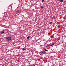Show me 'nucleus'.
I'll list each match as a JSON object with an SVG mask.
<instances>
[{
    "instance_id": "1",
    "label": "nucleus",
    "mask_w": 66,
    "mask_h": 66,
    "mask_svg": "<svg viewBox=\"0 0 66 66\" xmlns=\"http://www.w3.org/2000/svg\"><path fill=\"white\" fill-rule=\"evenodd\" d=\"M12 39V37L11 36H8L6 37V39L7 41H9V42H10L11 40V39Z\"/></svg>"
},
{
    "instance_id": "2",
    "label": "nucleus",
    "mask_w": 66,
    "mask_h": 66,
    "mask_svg": "<svg viewBox=\"0 0 66 66\" xmlns=\"http://www.w3.org/2000/svg\"><path fill=\"white\" fill-rule=\"evenodd\" d=\"M40 53L41 54H46V52L45 51H42L40 52Z\"/></svg>"
},
{
    "instance_id": "3",
    "label": "nucleus",
    "mask_w": 66,
    "mask_h": 66,
    "mask_svg": "<svg viewBox=\"0 0 66 66\" xmlns=\"http://www.w3.org/2000/svg\"><path fill=\"white\" fill-rule=\"evenodd\" d=\"M4 30H3V31H1V32L0 33L1 34H3V33H4Z\"/></svg>"
},
{
    "instance_id": "4",
    "label": "nucleus",
    "mask_w": 66,
    "mask_h": 66,
    "mask_svg": "<svg viewBox=\"0 0 66 66\" xmlns=\"http://www.w3.org/2000/svg\"><path fill=\"white\" fill-rule=\"evenodd\" d=\"M54 45V43H53V44H51L49 45V46L50 47V46H53Z\"/></svg>"
},
{
    "instance_id": "5",
    "label": "nucleus",
    "mask_w": 66,
    "mask_h": 66,
    "mask_svg": "<svg viewBox=\"0 0 66 66\" xmlns=\"http://www.w3.org/2000/svg\"><path fill=\"white\" fill-rule=\"evenodd\" d=\"M20 12V11L18 10L16 11V13L17 14H18V13H19Z\"/></svg>"
},
{
    "instance_id": "6",
    "label": "nucleus",
    "mask_w": 66,
    "mask_h": 66,
    "mask_svg": "<svg viewBox=\"0 0 66 66\" xmlns=\"http://www.w3.org/2000/svg\"><path fill=\"white\" fill-rule=\"evenodd\" d=\"M59 1H60V2H63L64 1L63 0H59Z\"/></svg>"
},
{
    "instance_id": "7",
    "label": "nucleus",
    "mask_w": 66,
    "mask_h": 66,
    "mask_svg": "<svg viewBox=\"0 0 66 66\" xmlns=\"http://www.w3.org/2000/svg\"><path fill=\"white\" fill-rule=\"evenodd\" d=\"M53 36H54V35H52L50 37H51V38H52L53 37Z\"/></svg>"
},
{
    "instance_id": "8",
    "label": "nucleus",
    "mask_w": 66,
    "mask_h": 66,
    "mask_svg": "<svg viewBox=\"0 0 66 66\" xmlns=\"http://www.w3.org/2000/svg\"><path fill=\"white\" fill-rule=\"evenodd\" d=\"M52 22H51L50 23H49V24H52Z\"/></svg>"
},
{
    "instance_id": "9",
    "label": "nucleus",
    "mask_w": 66,
    "mask_h": 66,
    "mask_svg": "<svg viewBox=\"0 0 66 66\" xmlns=\"http://www.w3.org/2000/svg\"><path fill=\"white\" fill-rule=\"evenodd\" d=\"M22 49H23V50H24V51L26 50V49L25 48H23Z\"/></svg>"
},
{
    "instance_id": "10",
    "label": "nucleus",
    "mask_w": 66,
    "mask_h": 66,
    "mask_svg": "<svg viewBox=\"0 0 66 66\" xmlns=\"http://www.w3.org/2000/svg\"><path fill=\"white\" fill-rule=\"evenodd\" d=\"M30 36H28L27 37V38L28 39H29V38H30Z\"/></svg>"
},
{
    "instance_id": "11",
    "label": "nucleus",
    "mask_w": 66,
    "mask_h": 66,
    "mask_svg": "<svg viewBox=\"0 0 66 66\" xmlns=\"http://www.w3.org/2000/svg\"><path fill=\"white\" fill-rule=\"evenodd\" d=\"M43 8H44V7L43 6H42L41 7V9H43Z\"/></svg>"
},
{
    "instance_id": "12",
    "label": "nucleus",
    "mask_w": 66,
    "mask_h": 66,
    "mask_svg": "<svg viewBox=\"0 0 66 66\" xmlns=\"http://www.w3.org/2000/svg\"><path fill=\"white\" fill-rule=\"evenodd\" d=\"M45 51H46V52L48 51V50H45Z\"/></svg>"
},
{
    "instance_id": "13",
    "label": "nucleus",
    "mask_w": 66,
    "mask_h": 66,
    "mask_svg": "<svg viewBox=\"0 0 66 66\" xmlns=\"http://www.w3.org/2000/svg\"><path fill=\"white\" fill-rule=\"evenodd\" d=\"M35 65L34 64H32L31 65V66H35Z\"/></svg>"
},
{
    "instance_id": "14",
    "label": "nucleus",
    "mask_w": 66,
    "mask_h": 66,
    "mask_svg": "<svg viewBox=\"0 0 66 66\" xmlns=\"http://www.w3.org/2000/svg\"><path fill=\"white\" fill-rule=\"evenodd\" d=\"M14 44H15V43H13V45L14 46H15V45H14Z\"/></svg>"
},
{
    "instance_id": "15",
    "label": "nucleus",
    "mask_w": 66,
    "mask_h": 66,
    "mask_svg": "<svg viewBox=\"0 0 66 66\" xmlns=\"http://www.w3.org/2000/svg\"><path fill=\"white\" fill-rule=\"evenodd\" d=\"M60 27V25L58 26V28H59V27Z\"/></svg>"
},
{
    "instance_id": "16",
    "label": "nucleus",
    "mask_w": 66,
    "mask_h": 66,
    "mask_svg": "<svg viewBox=\"0 0 66 66\" xmlns=\"http://www.w3.org/2000/svg\"><path fill=\"white\" fill-rule=\"evenodd\" d=\"M45 0H42V2H44Z\"/></svg>"
},
{
    "instance_id": "17",
    "label": "nucleus",
    "mask_w": 66,
    "mask_h": 66,
    "mask_svg": "<svg viewBox=\"0 0 66 66\" xmlns=\"http://www.w3.org/2000/svg\"><path fill=\"white\" fill-rule=\"evenodd\" d=\"M48 46H49V45H47L46 46V47H48Z\"/></svg>"
}]
</instances>
